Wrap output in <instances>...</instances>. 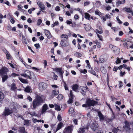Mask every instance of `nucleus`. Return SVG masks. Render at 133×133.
I'll return each mask as SVG.
<instances>
[{
    "instance_id": "nucleus-18",
    "label": "nucleus",
    "mask_w": 133,
    "mask_h": 133,
    "mask_svg": "<svg viewBox=\"0 0 133 133\" xmlns=\"http://www.w3.org/2000/svg\"><path fill=\"white\" fill-rule=\"evenodd\" d=\"M83 25H84V27L85 28V29L86 31H89L91 29V27L89 25L87 24L86 25L85 24H83Z\"/></svg>"
},
{
    "instance_id": "nucleus-13",
    "label": "nucleus",
    "mask_w": 133,
    "mask_h": 133,
    "mask_svg": "<svg viewBox=\"0 0 133 133\" xmlns=\"http://www.w3.org/2000/svg\"><path fill=\"white\" fill-rule=\"evenodd\" d=\"M37 4L40 8L41 9V10H44L45 9L44 5L42 4L40 2H38Z\"/></svg>"
},
{
    "instance_id": "nucleus-22",
    "label": "nucleus",
    "mask_w": 133,
    "mask_h": 133,
    "mask_svg": "<svg viewBox=\"0 0 133 133\" xmlns=\"http://www.w3.org/2000/svg\"><path fill=\"white\" fill-rule=\"evenodd\" d=\"M89 128L88 127H87L86 128H80L79 129V130L78 131V133H83L85 131V130L86 129H88Z\"/></svg>"
},
{
    "instance_id": "nucleus-55",
    "label": "nucleus",
    "mask_w": 133,
    "mask_h": 133,
    "mask_svg": "<svg viewBox=\"0 0 133 133\" xmlns=\"http://www.w3.org/2000/svg\"><path fill=\"white\" fill-rule=\"evenodd\" d=\"M66 23L68 24H72V22L69 20H67L66 22Z\"/></svg>"
},
{
    "instance_id": "nucleus-37",
    "label": "nucleus",
    "mask_w": 133,
    "mask_h": 133,
    "mask_svg": "<svg viewBox=\"0 0 133 133\" xmlns=\"http://www.w3.org/2000/svg\"><path fill=\"white\" fill-rule=\"evenodd\" d=\"M119 130L118 128L113 127L112 130V132L114 133L117 132L119 131Z\"/></svg>"
},
{
    "instance_id": "nucleus-44",
    "label": "nucleus",
    "mask_w": 133,
    "mask_h": 133,
    "mask_svg": "<svg viewBox=\"0 0 133 133\" xmlns=\"http://www.w3.org/2000/svg\"><path fill=\"white\" fill-rule=\"evenodd\" d=\"M121 61L120 60V59L118 58L117 57V60L116 61V64H118L119 63H121Z\"/></svg>"
},
{
    "instance_id": "nucleus-56",
    "label": "nucleus",
    "mask_w": 133,
    "mask_h": 133,
    "mask_svg": "<svg viewBox=\"0 0 133 133\" xmlns=\"http://www.w3.org/2000/svg\"><path fill=\"white\" fill-rule=\"evenodd\" d=\"M76 55H77L79 57H81L82 56V54L78 52H77L76 53Z\"/></svg>"
},
{
    "instance_id": "nucleus-14",
    "label": "nucleus",
    "mask_w": 133,
    "mask_h": 133,
    "mask_svg": "<svg viewBox=\"0 0 133 133\" xmlns=\"http://www.w3.org/2000/svg\"><path fill=\"white\" fill-rule=\"evenodd\" d=\"M98 124L97 123H95L92 124L91 125V127L94 131H95L98 128Z\"/></svg>"
},
{
    "instance_id": "nucleus-54",
    "label": "nucleus",
    "mask_w": 133,
    "mask_h": 133,
    "mask_svg": "<svg viewBox=\"0 0 133 133\" xmlns=\"http://www.w3.org/2000/svg\"><path fill=\"white\" fill-rule=\"evenodd\" d=\"M122 4V2L120 1H117L116 2V4L118 5V6H119L120 4Z\"/></svg>"
},
{
    "instance_id": "nucleus-9",
    "label": "nucleus",
    "mask_w": 133,
    "mask_h": 133,
    "mask_svg": "<svg viewBox=\"0 0 133 133\" xmlns=\"http://www.w3.org/2000/svg\"><path fill=\"white\" fill-rule=\"evenodd\" d=\"M48 109V107L47 104H45L43 105L42 107V110L41 112L42 114H43L46 112L47 110Z\"/></svg>"
},
{
    "instance_id": "nucleus-29",
    "label": "nucleus",
    "mask_w": 133,
    "mask_h": 133,
    "mask_svg": "<svg viewBox=\"0 0 133 133\" xmlns=\"http://www.w3.org/2000/svg\"><path fill=\"white\" fill-rule=\"evenodd\" d=\"M101 72L103 74H105L107 72V70L104 69L103 66H101Z\"/></svg>"
},
{
    "instance_id": "nucleus-51",
    "label": "nucleus",
    "mask_w": 133,
    "mask_h": 133,
    "mask_svg": "<svg viewBox=\"0 0 133 133\" xmlns=\"http://www.w3.org/2000/svg\"><path fill=\"white\" fill-rule=\"evenodd\" d=\"M119 87L120 88L122 87L123 86V83L121 81H119Z\"/></svg>"
},
{
    "instance_id": "nucleus-25",
    "label": "nucleus",
    "mask_w": 133,
    "mask_h": 133,
    "mask_svg": "<svg viewBox=\"0 0 133 133\" xmlns=\"http://www.w3.org/2000/svg\"><path fill=\"white\" fill-rule=\"evenodd\" d=\"M88 72L91 74H93L97 77L98 76V75L96 74V72L94 70H89L88 71Z\"/></svg>"
},
{
    "instance_id": "nucleus-47",
    "label": "nucleus",
    "mask_w": 133,
    "mask_h": 133,
    "mask_svg": "<svg viewBox=\"0 0 133 133\" xmlns=\"http://www.w3.org/2000/svg\"><path fill=\"white\" fill-rule=\"evenodd\" d=\"M116 19L119 23V24H121L122 23V22L119 19L118 16H117L116 17Z\"/></svg>"
},
{
    "instance_id": "nucleus-32",
    "label": "nucleus",
    "mask_w": 133,
    "mask_h": 133,
    "mask_svg": "<svg viewBox=\"0 0 133 133\" xmlns=\"http://www.w3.org/2000/svg\"><path fill=\"white\" fill-rule=\"evenodd\" d=\"M4 98V95L2 93L0 92V101H1Z\"/></svg>"
},
{
    "instance_id": "nucleus-38",
    "label": "nucleus",
    "mask_w": 133,
    "mask_h": 133,
    "mask_svg": "<svg viewBox=\"0 0 133 133\" xmlns=\"http://www.w3.org/2000/svg\"><path fill=\"white\" fill-rule=\"evenodd\" d=\"M95 4L96 5V6L98 8L101 5V3L99 1H97L95 3Z\"/></svg>"
},
{
    "instance_id": "nucleus-52",
    "label": "nucleus",
    "mask_w": 133,
    "mask_h": 133,
    "mask_svg": "<svg viewBox=\"0 0 133 133\" xmlns=\"http://www.w3.org/2000/svg\"><path fill=\"white\" fill-rule=\"evenodd\" d=\"M111 29H112L114 30V31L115 32H116V31H117L118 30V28L115 27H111Z\"/></svg>"
},
{
    "instance_id": "nucleus-46",
    "label": "nucleus",
    "mask_w": 133,
    "mask_h": 133,
    "mask_svg": "<svg viewBox=\"0 0 133 133\" xmlns=\"http://www.w3.org/2000/svg\"><path fill=\"white\" fill-rule=\"evenodd\" d=\"M19 79L20 81L23 83H26V81L24 79L22 78H19Z\"/></svg>"
},
{
    "instance_id": "nucleus-49",
    "label": "nucleus",
    "mask_w": 133,
    "mask_h": 133,
    "mask_svg": "<svg viewBox=\"0 0 133 133\" xmlns=\"http://www.w3.org/2000/svg\"><path fill=\"white\" fill-rule=\"evenodd\" d=\"M64 87L65 88V90H68V87H67L66 84L65 82H64Z\"/></svg>"
},
{
    "instance_id": "nucleus-10",
    "label": "nucleus",
    "mask_w": 133,
    "mask_h": 133,
    "mask_svg": "<svg viewBox=\"0 0 133 133\" xmlns=\"http://www.w3.org/2000/svg\"><path fill=\"white\" fill-rule=\"evenodd\" d=\"M8 69L6 68H2L0 70V75H4L6 74L7 71Z\"/></svg>"
},
{
    "instance_id": "nucleus-8",
    "label": "nucleus",
    "mask_w": 133,
    "mask_h": 133,
    "mask_svg": "<svg viewBox=\"0 0 133 133\" xmlns=\"http://www.w3.org/2000/svg\"><path fill=\"white\" fill-rule=\"evenodd\" d=\"M60 44L62 46H67L69 45V43L68 40H61Z\"/></svg>"
},
{
    "instance_id": "nucleus-53",
    "label": "nucleus",
    "mask_w": 133,
    "mask_h": 133,
    "mask_svg": "<svg viewBox=\"0 0 133 133\" xmlns=\"http://www.w3.org/2000/svg\"><path fill=\"white\" fill-rule=\"evenodd\" d=\"M23 8L22 6L20 5H18V10H20Z\"/></svg>"
},
{
    "instance_id": "nucleus-43",
    "label": "nucleus",
    "mask_w": 133,
    "mask_h": 133,
    "mask_svg": "<svg viewBox=\"0 0 133 133\" xmlns=\"http://www.w3.org/2000/svg\"><path fill=\"white\" fill-rule=\"evenodd\" d=\"M42 22V21L41 19H39L37 21V25H40L41 24Z\"/></svg>"
},
{
    "instance_id": "nucleus-23",
    "label": "nucleus",
    "mask_w": 133,
    "mask_h": 133,
    "mask_svg": "<svg viewBox=\"0 0 133 133\" xmlns=\"http://www.w3.org/2000/svg\"><path fill=\"white\" fill-rule=\"evenodd\" d=\"M123 9L125 11L128 13H131L132 11V10L130 8H127L125 7L123 8Z\"/></svg>"
},
{
    "instance_id": "nucleus-45",
    "label": "nucleus",
    "mask_w": 133,
    "mask_h": 133,
    "mask_svg": "<svg viewBox=\"0 0 133 133\" xmlns=\"http://www.w3.org/2000/svg\"><path fill=\"white\" fill-rule=\"evenodd\" d=\"M56 71L60 73L62 72V69L60 68H57L55 69Z\"/></svg>"
},
{
    "instance_id": "nucleus-11",
    "label": "nucleus",
    "mask_w": 133,
    "mask_h": 133,
    "mask_svg": "<svg viewBox=\"0 0 133 133\" xmlns=\"http://www.w3.org/2000/svg\"><path fill=\"white\" fill-rule=\"evenodd\" d=\"M44 32L45 35L48 38L50 39L52 37V35L48 30L45 29L44 30Z\"/></svg>"
},
{
    "instance_id": "nucleus-61",
    "label": "nucleus",
    "mask_w": 133,
    "mask_h": 133,
    "mask_svg": "<svg viewBox=\"0 0 133 133\" xmlns=\"http://www.w3.org/2000/svg\"><path fill=\"white\" fill-rule=\"evenodd\" d=\"M86 91H85L84 90H82V91H81V93H82V94L83 95H85V94H86Z\"/></svg>"
},
{
    "instance_id": "nucleus-20",
    "label": "nucleus",
    "mask_w": 133,
    "mask_h": 133,
    "mask_svg": "<svg viewBox=\"0 0 133 133\" xmlns=\"http://www.w3.org/2000/svg\"><path fill=\"white\" fill-rule=\"evenodd\" d=\"M98 115L100 121L103 120L104 119V117L100 111H99L98 112Z\"/></svg>"
},
{
    "instance_id": "nucleus-33",
    "label": "nucleus",
    "mask_w": 133,
    "mask_h": 133,
    "mask_svg": "<svg viewBox=\"0 0 133 133\" xmlns=\"http://www.w3.org/2000/svg\"><path fill=\"white\" fill-rule=\"evenodd\" d=\"M55 95H57L59 93V91L57 90H53L52 92Z\"/></svg>"
},
{
    "instance_id": "nucleus-58",
    "label": "nucleus",
    "mask_w": 133,
    "mask_h": 133,
    "mask_svg": "<svg viewBox=\"0 0 133 133\" xmlns=\"http://www.w3.org/2000/svg\"><path fill=\"white\" fill-rule=\"evenodd\" d=\"M129 43L124 42L123 43V45L125 47H128V44Z\"/></svg>"
},
{
    "instance_id": "nucleus-59",
    "label": "nucleus",
    "mask_w": 133,
    "mask_h": 133,
    "mask_svg": "<svg viewBox=\"0 0 133 133\" xmlns=\"http://www.w3.org/2000/svg\"><path fill=\"white\" fill-rule=\"evenodd\" d=\"M97 36L98 38H99L100 40L102 41V37L101 36L99 35L98 34H97Z\"/></svg>"
},
{
    "instance_id": "nucleus-4",
    "label": "nucleus",
    "mask_w": 133,
    "mask_h": 133,
    "mask_svg": "<svg viewBox=\"0 0 133 133\" xmlns=\"http://www.w3.org/2000/svg\"><path fill=\"white\" fill-rule=\"evenodd\" d=\"M21 75L27 78L31 79V72L28 70H25L23 73L21 74Z\"/></svg>"
},
{
    "instance_id": "nucleus-62",
    "label": "nucleus",
    "mask_w": 133,
    "mask_h": 133,
    "mask_svg": "<svg viewBox=\"0 0 133 133\" xmlns=\"http://www.w3.org/2000/svg\"><path fill=\"white\" fill-rule=\"evenodd\" d=\"M59 7L58 6H57L55 8V10L57 11H59L60 10Z\"/></svg>"
},
{
    "instance_id": "nucleus-5",
    "label": "nucleus",
    "mask_w": 133,
    "mask_h": 133,
    "mask_svg": "<svg viewBox=\"0 0 133 133\" xmlns=\"http://www.w3.org/2000/svg\"><path fill=\"white\" fill-rule=\"evenodd\" d=\"M47 86L46 84L43 82L40 83L38 85V88L41 91L47 88Z\"/></svg>"
},
{
    "instance_id": "nucleus-17",
    "label": "nucleus",
    "mask_w": 133,
    "mask_h": 133,
    "mask_svg": "<svg viewBox=\"0 0 133 133\" xmlns=\"http://www.w3.org/2000/svg\"><path fill=\"white\" fill-rule=\"evenodd\" d=\"M64 126L62 122H59L58 124L57 128L56 129V131H57L58 130L60 129Z\"/></svg>"
},
{
    "instance_id": "nucleus-63",
    "label": "nucleus",
    "mask_w": 133,
    "mask_h": 133,
    "mask_svg": "<svg viewBox=\"0 0 133 133\" xmlns=\"http://www.w3.org/2000/svg\"><path fill=\"white\" fill-rule=\"evenodd\" d=\"M55 96V95L54 94H53V93L52 92V93L50 95V98L51 99L52 98L54 97Z\"/></svg>"
},
{
    "instance_id": "nucleus-39",
    "label": "nucleus",
    "mask_w": 133,
    "mask_h": 133,
    "mask_svg": "<svg viewBox=\"0 0 133 133\" xmlns=\"http://www.w3.org/2000/svg\"><path fill=\"white\" fill-rule=\"evenodd\" d=\"M8 64L13 68H16L17 67V65L15 64L13 65L10 63H9Z\"/></svg>"
},
{
    "instance_id": "nucleus-50",
    "label": "nucleus",
    "mask_w": 133,
    "mask_h": 133,
    "mask_svg": "<svg viewBox=\"0 0 133 133\" xmlns=\"http://www.w3.org/2000/svg\"><path fill=\"white\" fill-rule=\"evenodd\" d=\"M34 46L37 49H38L40 48V45L38 43L35 44Z\"/></svg>"
},
{
    "instance_id": "nucleus-57",
    "label": "nucleus",
    "mask_w": 133,
    "mask_h": 133,
    "mask_svg": "<svg viewBox=\"0 0 133 133\" xmlns=\"http://www.w3.org/2000/svg\"><path fill=\"white\" fill-rule=\"evenodd\" d=\"M85 62L87 63V64L88 66L89 67L90 66V64H89V62L88 60H86L85 61Z\"/></svg>"
},
{
    "instance_id": "nucleus-7",
    "label": "nucleus",
    "mask_w": 133,
    "mask_h": 133,
    "mask_svg": "<svg viewBox=\"0 0 133 133\" xmlns=\"http://www.w3.org/2000/svg\"><path fill=\"white\" fill-rule=\"evenodd\" d=\"M70 96L69 99L67 101L69 104L72 103L73 101L74 95L72 94V90L70 91Z\"/></svg>"
},
{
    "instance_id": "nucleus-12",
    "label": "nucleus",
    "mask_w": 133,
    "mask_h": 133,
    "mask_svg": "<svg viewBox=\"0 0 133 133\" xmlns=\"http://www.w3.org/2000/svg\"><path fill=\"white\" fill-rule=\"evenodd\" d=\"M125 126L124 127V128L125 130L127 131L129 130L130 129V126L129 123L127 121H126L125 122Z\"/></svg>"
},
{
    "instance_id": "nucleus-36",
    "label": "nucleus",
    "mask_w": 133,
    "mask_h": 133,
    "mask_svg": "<svg viewBox=\"0 0 133 133\" xmlns=\"http://www.w3.org/2000/svg\"><path fill=\"white\" fill-rule=\"evenodd\" d=\"M22 41L23 43H25L26 44H27V43L26 42V40L25 37L23 36L22 37Z\"/></svg>"
},
{
    "instance_id": "nucleus-42",
    "label": "nucleus",
    "mask_w": 133,
    "mask_h": 133,
    "mask_svg": "<svg viewBox=\"0 0 133 133\" xmlns=\"http://www.w3.org/2000/svg\"><path fill=\"white\" fill-rule=\"evenodd\" d=\"M58 120L59 121H62V117L61 115L59 114L57 117Z\"/></svg>"
},
{
    "instance_id": "nucleus-26",
    "label": "nucleus",
    "mask_w": 133,
    "mask_h": 133,
    "mask_svg": "<svg viewBox=\"0 0 133 133\" xmlns=\"http://www.w3.org/2000/svg\"><path fill=\"white\" fill-rule=\"evenodd\" d=\"M17 89L16 85L14 83H12L11 85V90H15Z\"/></svg>"
},
{
    "instance_id": "nucleus-27",
    "label": "nucleus",
    "mask_w": 133,
    "mask_h": 133,
    "mask_svg": "<svg viewBox=\"0 0 133 133\" xmlns=\"http://www.w3.org/2000/svg\"><path fill=\"white\" fill-rule=\"evenodd\" d=\"M25 91L28 92H32V90L31 88L29 87H27L25 88Z\"/></svg>"
},
{
    "instance_id": "nucleus-19",
    "label": "nucleus",
    "mask_w": 133,
    "mask_h": 133,
    "mask_svg": "<svg viewBox=\"0 0 133 133\" xmlns=\"http://www.w3.org/2000/svg\"><path fill=\"white\" fill-rule=\"evenodd\" d=\"M19 131L20 133H25V132L26 133L25 131V128L24 127H20Z\"/></svg>"
},
{
    "instance_id": "nucleus-2",
    "label": "nucleus",
    "mask_w": 133,
    "mask_h": 133,
    "mask_svg": "<svg viewBox=\"0 0 133 133\" xmlns=\"http://www.w3.org/2000/svg\"><path fill=\"white\" fill-rule=\"evenodd\" d=\"M97 101H95L93 99L88 98L86 100V104L82 105V107H90L91 106H94L96 105L98 103Z\"/></svg>"
},
{
    "instance_id": "nucleus-1",
    "label": "nucleus",
    "mask_w": 133,
    "mask_h": 133,
    "mask_svg": "<svg viewBox=\"0 0 133 133\" xmlns=\"http://www.w3.org/2000/svg\"><path fill=\"white\" fill-rule=\"evenodd\" d=\"M43 102V98L39 95L36 94L35 98L32 102V105L33 107L32 109L35 110L37 107L41 105Z\"/></svg>"
},
{
    "instance_id": "nucleus-16",
    "label": "nucleus",
    "mask_w": 133,
    "mask_h": 133,
    "mask_svg": "<svg viewBox=\"0 0 133 133\" xmlns=\"http://www.w3.org/2000/svg\"><path fill=\"white\" fill-rule=\"evenodd\" d=\"M60 37L62 39L61 40H68V36L67 35L64 34L61 35Z\"/></svg>"
},
{
    "instance_id": "nucleus-35",
    "label": "nucleus",
    "mask_w": 133,
    "mask_h": 133,
    "mask_svg": "<svg viewBox=\"0 0 133 133\" xmlns=\"http://www.w3.org/2000/svg\"><path fill=\"white\" fill-rule=\"evenodd\" d=\"M6 55L7 59H10L11 58L12 56L10 54L9 52L6 54Z\"/></svg>"
},
{
    "instance_id": "nucleus-24",
    "label": "nucleus",
    "mask_w": 133,
    "mask_h": 133,
    "mask_svg": "<svg viewBox=\"0 0 133 133\" xmlns=\"http://www.w3.org/2000/svg\"><path fill=\"white\" fill-rule=\"evenodd\" d=\"M8 76L6 75H2V82H4L5 81L7 80L8 78Z\"/></svg>"
},
{
    "instance_id": "nucleus-15",
    "label": "nucleus",
    "mask_w": 133,
    "mask_h": 133,
    "mask_svg": "<svg viewBox=\"0 0 133 133\" xmlns=\"http://www.w3.org/2000/svg\"><path fill=\"white\" fill-rule=\"evenodd\" d=\"M79 86L77 84L73 85L72 86V90L75 92H77Z\"/></svg>"
},
{
    "instance_id": "nucleus-30",
    "label": "nucleus",
    "mask_w": 133,
    "mask_h": 133,
    "mask_svg": "<svg viewBox=\"0 0 133 133\" xmlns=\"http://www.w3.org/2000/svg\"><path fill=\"white\" fill-rule=\"evenodd\" d=\"M85 18L89 20H90V15L87 13H86L85 14Z\"/></svg>"
},
{
    "instance_id": "nucleus-64",
    "label": "nucleus",
    "mask_w": 133,
    "mask_h": 133,
    "mask_svg": "<svg viewBox=\"0 0 133 133\" xmlns=\"http://www.w3.org/2000/svg\"><path fill=\"white\" fill-rule=\"evenodd\" d=\"M55 96V95L54 94H53V93L52 92V93L50 95V98L51 99L52 98L54 97Z\"/></svg>"
},
{
    "instance_id": "nucleus-48",
    "label": "nucleus",
    "mask_w": 133,
    "mask_h": 133,
    "mask_svg": "<svg viewBox=\"0 0 133 133\" xmlns=\"http://www.w3.org/2000/svg\"><path fill=\"white\" fill-rule=\"evenodd\" d=\"M95 13L96 14L98 15H100L101 14V12H99V11L98 10H96Z\"/></svg>"
},
{
    "instance_id": "nucleus-60",
    "label": "nucleus",
    "mask_w": 133,
    "mask_h": 133,
    "mask_svg": "<svg viewBox=\"0 0 133 133\" xmlns=\"http://www.w3.org/2000/svg\"><path fill=\"white\" fill-rule=\"evenodd\" d=\"M90 4L89 2H86L84 3V6H86L89 4Z\"/></svg>"
},
{
    "instance_id": "nucleus-41",
    "label": "nucleus",
    "mask_w": 133,
    "mask_h": 133,
    "mask_svg": "<svg viewBox=\"0 0 133 133\" xmlns=\"http://www.w3.org/2000/svg\"><path fill=\"white\" fill-rule=\"evenodd\" d=\"M25 124L27 125H28L30 124V121L29 120H24Z\"/></svg>"
},
{
    "instance_id": "nucleus-3",
    "label": "nucleus",
    "mask_w": 133,
    "mask_h": 133,
    "mask_svg": "<svg viewBox=\"0 0 133 133\" xmlns=\"http://www.w3.org/2000/svg\"><path fill=\"white\" fill-rule=\"evenodd\" d=\"M13 111H14L12 109H9L8 107H5L3 114L5 116H7L13 113Z\"/></svg>"
},
{
    "instance_id": "nucleus-34",
    "label": "nucleus",
    "mask_w": 133,
    "mask_h": 133,
    "mask_svg": "<svg viewBox=\"0 0 133 133\" xmlns=\"http://www.w3.org/2000/svg\"><path fill=\"white\" fill-rule=\"evenodd\" d=\"M95 31L96 32L97 34H98V33L99 34H102L103 32V31L102 30H101L99 31L97 29H96Z\"/></svg>"
},
{
    "instance_id": "nucleus-21",
    "label": "nucleus",
    "mask_w": 133,
    "mask_h": 133,
    "mask_svg": "<svg viewBox=\"0 0 133 133\" xmlns=\"http://www.w3.org/2000/svg\"><path fill=\"white\" fill-rule=\"evenodd\" d=\"M96 44L97 47L98 48H100L101 47V43L98 41L97 40H96L93 41Z\"/></svg>"
},
{
    "instance_id": "nucleus-28",
    "label": "nucleus",
    "mask_w": 133,
    "mask_h": 133,
    "mask_svg": "<svg viewBox=\"0 0 133 133\" xmlns=\"http://www.w3.org/2000/svg\"><path fill=\"white\" fill-rule=\"evenodd\" d=\"M54 106L55 107V109L56 110L58 111L61 110L60 107L59 105L56 104H54Z\"/></svg>"
},
{
    "instance_id": "nucleus-31",
    "label": "nucleus",
    "mask_w": 133,
    "mask_h": 133,
    "mask_svg": "<svg viewBox=\"0 0 133 133\" xmlns=\"http://www.w3.org/2000/svg\"><path fill=\"white\" fill-rule=\"evenodd\" d=\"M28 114H29L30 115L32 116H37V115L36 114L35 111H33L32 112H29L28 113Z\"/></svg>"
},
{
    "instance_id": "nucleus-6",
    "label": "nucleus",
    "mask_w": 133,
    "mask_h": 133,
    "mask_svg": "<svg viewBox=\"0 0 133 133\" xmlns=\"http://www.w3.org/2000/svg\"><path fill=\"white\" fill-rule=\"evenodd\" d=\"M72 127V125L68 126L64 129L63 133H71L73 129Z\"/></svg>"
},
{
    "instance_id": "nucleus-40",
    "label": "nucleus",
    "mask_w": 133,
    "mask_h": 133,
    "mask_svg": "<svg viewBox=\"0 0 133 133\" xmlns=\"http://www.w3.org/2000/svg\"><path fill=\"white\" fill-rule=\"evenodd\" d=\"M63 97V96L62 95L60 94L58 96L57 98L59 100H60L62 99Z\"/></svg>"
}]
</instances>
